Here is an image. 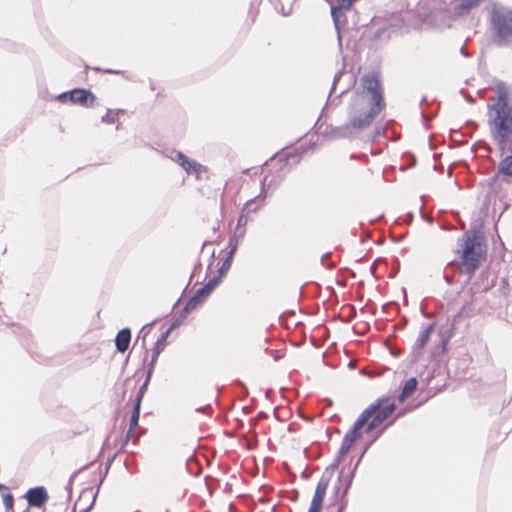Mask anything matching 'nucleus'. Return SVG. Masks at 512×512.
I'll return each mask as SVG.
<instances>
[{
    "mask_svg": "<svg viewBox=\"0 0 512 512\" xmlns=\"http://www.w3.org/2000/svg\"><path fill=\"white\" fill-rule=\"evenodd\" d=\"M511 90L505 83H498L488 99V125L490 136L502 152H512V103Z\"/></svg>",
    "mask_w": 512,
    "mask_h": 512,
    "instance_id": "nucleus-1",
    "label": "nucleus"
},
{
    "mask_svg": "<svg viewBox=\"0 0 512 512\" xmlns=\"http://www.w3.org/2000/svg\"><path fill=\"white\" fill-rule=\"evenodd\" d=\"M361 87V91L353 96L349 109V126L357 130L367 128L385 106L380 82L375 74L364 75Z\"/></svg>",
    "mask_w": 512,
    "mask_h": 512,
    "instance_id": "nucleus-2",
    "label": "nucleus"
},
{
    "mask_svg": "<svg viewBox=\"0 0 512 512\" xmlns=\"http://www.w3.org/2000/svg\"><path fill=\"white\" fill-rule=\"evenodd\" d=\"M487 34L494 46L512 49V7L499 1L489 4Z\"/></svg>",
    "mask_w": 512,
    "mask_h": 512,
    "instance_id": "nucleus-3",
    "label": "nucleus"
},
{
    "mask_svg": "<svg viewBox=\"0 0 512 512\" xmlns=\"http://www.w3.org/2000/svg\"><path fill=\"white\" fill-rule=\"evenodd\" d=\"M458 247V252L461 253V266L468 275H472L480 262L481 244L474 234L467 232L458 240Z\"/></svg>",
    "mask_w": 512,
    "mask_h": 512,
    "instance_id": "nucleus-4",
    "label": "nucleus"
},
{
    "mask_svg": "<svg viewBox=\"0 0 512 512\" xmlns=\"http://www.w3.org/2000/svg\"><path fill=\"white\" fill-rule=\"evenodd\" d=\"M368 408H374L367 422L366 432H371L382 424L395 410L396 405L387 399H379Z\"/></svg>",
    "mask_w": 512,
    "mask_h": 512,
    "instance_id": "nucleus-5",
    "label": "nucleus"
},
{
    "mask_svg": "<svg viewBox=\"0 0 512 512\" xmlns=\"http://www.w3.org/2000/svg\"><path fill=\"white\" fill-rule=\"evenodd\" d=\"M170 159L177 163L188 175H193L197 180H200L202 175L206 173V167L197 161L188 158L185 154L179 151H174L170 155Z\"/></svg>",
    "mask_w": 512,
    "mask_h": 512,
    "instance_id": "nucleus-6",
    "label": "nucleus"
},
{
    "mask_svg": "<svg viewBox=\"0 0 512 512\" xmlns=\"http://www.w3.org/2000/svg\"><path fill=\"white\" fill-rule=\"evenodd\" d=\"M95 96L92 92L86 89H74L69 92L61 93L58 96L60 102H71L84 107H92L94 105Z\"/></svg>",
    "mask_w": 512,
    "mask_h": 512,
    "instance_id": "nucleus-7",
    "label": "nucleus"
},
{
    "mask_svg": "<svg viewBox=\"0 0 512 512\" xmlns=\"http://www.w3.org/2000/svg\"><path fill=\"white\" fill-rule=\"evenodd\" d=\"M219 283L220 278H210L208 282L202 288H200L196 294L187 302L184 310L189 312L195 309L219 285Z\"/></svg>",
    "mask_w": 512,
    "mask_h": 512,
    "instance_id": "nucleus-8",
    "label": "nucleus"
},
{
    "mask_svg": "<svg viewBox=\"0 0 512 512\" xmlns=\"http://www.w3.org/2000/svg\"><path fill=\"white\" fill-rule=\"evenodd\" d=\"M374 408H366L357 421L354 423L353 427L345 434L346 438H350L352 442H356L361 436V429L367 424L370 419V415L373 412Z\"/></svg>",
    "mask_w": 512,
    "mask_h": 512,
    "instance_id": "nucleus-9",
    "label": "nucleus"
},
{
    "mask_svg": "<svg viewBox=\"0 0 512 512\" xmlns=\"http://www.w3.org/2000/svg\"><path fill=\"white\" fill-rule=\"evenodd\" d=\"M25 498L29 506L42 507L48 500V493L43 486L31 488L27 491Z\"/></svg>",
    "mask_w": 512,
    "mask_h": 512,
    "instance_id": "nucleus-10",
    "label": "nucleus"
},
{
    "mask_svg": "<svg viewBox=\"0 0 512 512\" xmlns=\"http://www.w3.org/2000/svg\"><path fill=\"white\" fill-rule=\"evenodd\" d=\"M434 327L435 324L431 323L422 328L418 338L416 339L412 347V354L414 355V357H419L422 354L423 348L430 340V336L434 331Z\"/></svg>",
    "mask_w": 512,
    "mask_h": 512,
    "instance_id": "nucleus-11",
    "label": "nucleus"
},
{
    "mask_svg": "<svg viewBox=\"0 0 512 512\" xmlns=\"http://www.w3.org/2000/svg\"><path fill=\"white\" fill-rule=\"evenodd\" d=\"M497 177L507 183L512 182V155L501 159L497 167Z\"/></svg>",
    "mask_w": 512,
    "mask_h": 512,
    "instance_id": "nucleus-12",
    "label": "nucleus"
},
{
    "mask_svg": "<svg viewBox=\"0 0 512 512\" xmlns=\"http://www.w3.org/2000/svg\"><path fill=\"white\" fill-rule=\"evenodd\" d=\"M329 485V479L327 478H321L318 482L314 496L311 501V507L322 509L323 500L327 491Z\"/></svg>",
    "mask_w": 512,
    "mask_h": 512,
    "instance_id": "nucleus-13",
    "label": "nucleus"
},
{
    "mask_svg": "<svg viewBox=\"0 0 512 512\" xmlns=\"http://www.w3.org/2000/svg\"><path fill=\"white\" fill-rule=\"evenodd\" d=\"M229 246H230V251H229L226 259L223 261L221 267L218 269V275L214 276L215 278H220V282L222 281V279L224 278V276L230 269L234 254L236 253V250L238 247L237 242H234L233 239H230Z\"/></svg>",
    "mask_w": 512,
    "mask_h": 512,
    "instance_id": "nucleus-14",
    "label": "nucleus"
},
{
    "mask_svg": "<svg viewBox=\"0 0 512 512\" xmlns=\"http://www.w3.org/2000/svg\"><path fill=\"white\" fill-rule=\"evenodd\" d=\"M359 463V461L357 462ZM357 465L356 464L354 466V468H348L347 470L345 468H343L340 472V475H339V482L340 483H343L344 485V490H343V493H342V499L346 496V494L348 493V490L350 489L351 487V484H352V481H353V477H354V472L357 468Z\"/></svg>",
    "mask_w": 512,
    "mask_h": 512,
    "instance_id": "nucleus-15",
    "label": "nucleus"
},
{
    "mask_svg": "<svg viewBox=\"0 0 512 512\" xmlns=\"http://www.w3.org/2000/svg\"><path fill=\"white\" fill-rule=\"evenodd\" d=\"M454 6V14L462 16L467 14L471 9L477 7L481 0H456Z\"/></svg>",
    "mask_w": 512,
    "mask_h": 512,
    "instance_id": "nucleus-16",
    "label": "nucleus"
},
{
    "mask_svg": "<svg viewBox=\"0 0 512 512\" xmlns=\"http://www.w3.org/2000/svg\"><path fill=\"white\" fill-rule=\"evenodd\" d=\"M131 340V331L128 328L120 330L115 339V345L119 352H125Z\"/></svg>",
    "mask_w": 512,
    "mask_h": 512,
    "instance_id": "nucleus-17",
    "label": "nucleus"
},
{
    "mask_svg": "<svg viewBox=\"0 0 512 512\" xmlns=\"http://www.w3.org/2000/svg\"><path fill=\"white\" fill-rule=\"evenodd\" d=\"M267 197V194L264 190L256 196L254 199H251L246 202L245 209L248 212H256L260 207L264 205L265 198Z\"/></svg>",
    "mask_w": 512,
    "mask_h": 512,
    "instance_id": "nucleus-18",
    "label": "nucleus"
},
{
    "mask_svg": "<svg viewBox=\"0 0 512 512\" xmlns=\"http://www.w3.org/2000/svg\"><path fill=\"white\" fill-rule=\"evenodd\" d=\"M416 387L417 380L415 378H410L407 380L402 388L399 401L403 402L406 398H408L415 391Z\"/></svg>",
    "mask_w": 512,
    "mask_h": 512,
    "instance_id": "nucleus-19",
    "label": "nucleus"
},
{
    "mask_svg": "<svg viewBox=\"0 0 512 512\" xmlns=\"http://www.w3.org/2000/svg\"><path fill=\"white\" fill-rule=\"evenodd\" d=\"M139 415H140V405H139V401H136L135 405H134L133 413L130 418V429L127 433V438H129L131 436L133 429L138 425Z\"/></svg>",
    "mask_w": 512,
    "mask_h": 512,
    "instance_id": "nucleus-20",
    "label": "nucleus"
},
{
    "mask_svg": "<svg viewBox=\"0 0 512 512\" xmlns=\"http://www.w3.org/2000/svg\"><path fill=\"white\" fill-rule=\"evenodd\" d=\"M119 112H122V110H118L116 112L112 111V110H108L106 115H104L102 117V121L105 122V123H108V124H112L116 121V117H117V114Z\"/></svg>",
    "mask_w": 512,
    "mask_h": 512,
    "instance_id": "nucleus-21",
    "label": "nucleus"
},
{
    "mask_svg": "<svg viewBox=\"0 0 512 512\" xmlns=\"http://www.w3.org/2000/svg\"><path fill=\"white\" fill-rule=\"evenodd\" d=\"M150 378H151V376H149V373H147V378H146L144 384L140 387V389L138 391L136 401H139V405H141V401H142L143 396L147 390V386L150 381Z\"/></svg>",
    "mask_w": 512,
    "mask_h": 512,
    "instance_id": "nucleus-22",
    "label": "nucleus"
},
{
    "mask_svg": "<svg viewBox=\"0 0 512 512\" xmlns=\"http://www.w3.org/2000/svg\"><path fill=\"white\" fill-rule=\"evenodd\" d=\"M13 503H14V498H13L12 494L7 493V494L3 495V504H4L5 508L7 509V511L13 509Z\"/></svg>",
    "mask_w": 512,
    "mask_h": 512,
    "instance_id": "nucleus-23",
    "label": "nucleus"
},
{
    "mask_svg": "<svg viewBox=\"0 0 512 512\" xmlns=\"http://www.w3.org/2000/svg\"><path fill=\"white\" fill-rule=\"evenodd\" d=\"M170 333V330L166 331L156 342V345H155V348L154 349H158L159 352H161V350L164 348L165 344H166V339L168 337Z\"/></svg>",
    "mask_w": 512,
    "mask_h": 512,
    "instance_id": "nucleus-24",
    "label": "nucleus"
},
{
    "mask_svg": "<svg viewBox=\"0 0 512 512\" xmlns=\"http://www.w3.org/2000/svg\"><path fill=\"white\" fill-rule=\"evenodd\" d=\"M159 354H160L159 350L158 349H154L153 355H152V359H151V362H150L149 368H148L149 376H151L152 373H153L154 366H155V363H156V361H157V359L159 357Z\"/></svg>",
    "mask_w": 512,
    "mask_h": 512,
    "instance_id": "nucleus-25",
    "label": "nucleus"
},
{
    "mask_svg": "<svg viewBox=\"0 0 512 512\" xmlns=\"http://www.w3.org/2000/svg\"><path fill=\"white\" fill-rule=\"evenodd\" d=\"M349 450H350L349 448H347L346 446L341 444V447L338 451L337 458L333 465L337 466L340 463L341 459L349 452Z\"/></svg>",
    "mask_w": 512,
    "mask_h": 512,
    "instance_id": "nucleus-26",
    "label": "nucleus"
},
{
    "mask_svg": "<svg viewBox=\"0 0 512 512\" xmlns=\"http://www.w3.org/2000/svg\"><path fill=\"white\" fill-rule=\"evenodd\" d=\"M340 13H341V9L339 7H334V6L331 7V15H332V18H333V21H334L336 27L338 24V18H339Z\"/></svg>",
    "mask_w": 512,
    "mask_h": 512,
    "instance_id": "nucleus-27",
    "label": "nucleus"
},
{
    "mask_svg": "<svg viewBox=\"0 0 512 512\" xmlns=\"http://www.w3.org/2000/svg\"><path fill=\"white\" fill-rule=\"evenodd\" d=\"M354 442L351 441L350 438H346L344 436L343 440H342V445L346 446L347 448L351 449V447L353 446Z\"/></svg>",
    "mask_w": 512,
    "mask_h": 512,
    "instance_id": "nucleus-28",
    "label": "nucleus"
},
{
    "mask_svg": "<svg viewBox=\"0 0 512 512\" xmlns=\"http://www.w3.org/2000/svg\"><path fill=\"white\" fill-rule=\"evenodd\" d=\"M246 224H247V218L244 215H241L237 222L238 227L245 226Z\"/></svg>",
    "mask_w": 512,
    "mask_h": 512,
    "instance_id": "nucleus-29",
    "label": "nucleus"
},
{
    "mask_svg": "<svg viewBox=\"0 0 512 512\" xmlns=\"http://www.w3.org/2000/svg\"><path fill=\"white\" fill-rule=\"evenodd\" d=\"M210 410H211V406H210V405H207V406H205V407L198 408L196 411H197V412L208 413Z\"/></svg>",
    "mask_w": 512,
    "mask_h": 512,
    "instance_id": "nucleus-30",
    "label": "nucleus"
},
{
    "mask_svg": "<svg viewBox=\"0 0 512 512\" xmlns=\"http://www.w3.org/2000/svg\"><path fill=\"white\" fill-rule=\"evenodd\" d=\"M345 506H346V501H344L342 499V503H341V505H340V507H339L337 512H343V510L345 509Z\"/></svg>",
    "mask_w": 512,
    "mask_h": 512,
    "instance_id": "nucleus-31",
    "label": "nucleus"
},
{
    "mask_svg": "<svg viewBox=\"0 0 512 512\" xmlns=\"http://www.w3.org/2000/svg\"><path fill=\"white\" fill-rule=\"evenodd\" d=\"M342 76V72H338L335 77H334V83H333V86L335 85V83L340 79V77Z\"/></svg>",
    "mask_w": 512,
    "mask_h": 512,
    "instance_id": "nucleus-32",
    "label": "nucleus"
},
{
    "mask_svg": "<svg viewBox=\"0 0 512 512\" xmlns=\"http://www.w3.org/2000/svg\"><path fill=\"white\" fill-rule=\"evenodd\" d=\"M308 512H321V509L310 506Z\"/></svg>",
    "mask_w": 512,
    "mask_h": 512,
    "instance_id": "nucleus-33",
    "label": "nucleus"
},
{
    "mask_svg": "<svg viewBox=\"0 0 512 512\" xmlns=\"http://www.w3.org/2000/svg\"><path fill=\"white\" fill-rule=\"evenodd\" d=\"M106 72L111 73V74H119V71H115V70H107Z\"/></svg>",
    "mask_w": 512,
    "mask_h": 512,
    "instance_id": "nucleus-34",
    "label": "nucleus"
},
{
    "mask_svg": "<svg viewBox=\"0 0 512 512\" xmlns=\"http://www.w3.org/2000/svg\"><path fill=\"white\" fill-rule=\"evenodd\" d=\"M447 283H451V278L449 276L444 277Z\"/></svg>",
    "mask_w": 512,
    "mask_h": 512,
    "instance_id": "nucleus-35",
    "label": "nucleus"
},
{
    "mask_svg": "<svg viewBox=\"0 0 512 512\" xmlns=\"http://www.w3.org/2000/svg\"><path fill=\"white\" fill-rule=\"evenodd\" d=\"M90 508H91V506H90V507H88V508H86L85 510H83V511H81V512H88Z\"/></svg>",
    "mask_w": 512,
    "mask_h": 512,
    "instance_id": "nucleus-36",
    "label": "nucleus"
},
{
    "mask_svg": "<svg viewBox=\"0 0 512 512\" xmlns=\"http://www.w3.org/2000/svg\"><path fill=\"white\" fill-rule=\"evenodd\" d=\"M95 499H96V496H93V501H92V503H94ZM92 505H93V504H91V506H92Z\"/></svg>",
    "mask_w": 512,
    "mask_h": 512,
    "instance_id": "nucleus-37",
    "label": "nucleus"
},
{
    "mask_svg": "<svg viewBox=\"0 0 512 512\" xmlns=\"http://www.w3.org/2000/svg\"><path fill=\"white\" fill-rule=\"evenodd\" d=\"M137 512H139V511H137Z\"/></svg>",
    "mask_w": 512,
    "mask_h": 512,
    "instance_id": "nucleus-38",
    "label": "nucleus"
}]
</instances>
